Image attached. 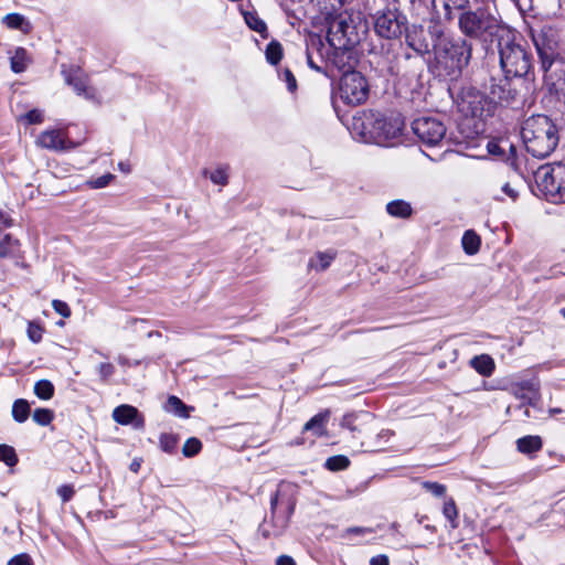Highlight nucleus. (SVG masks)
Returning a JSON list of instances; mask_svg holds the SVG:
<instances>
[{
  "label": "nucleus",
  "mask_w": 565,
  "mask_h": 565,
  "mask_svg": "<svg viewBox=\"0 0 565 565\" xmlns=\"http://www.w3.org/2000/svg\"><path fill=\"white\" fill-rule=\"evenodd\" d=\"M34 394L41 399H50L54 395V386L47 380H40L34 385Z\"/></svg>",
  "instance_id": "f704fd0d"
},
{
  "label": "nucleus",
  "mask_w": 565,
  "mask_h": 565,
  "mask_svg": "<svg viewBox=\"0 0 565 565\" xmlns=\"http://www.w3.org/2000/svg\"><path fill=\"white\" fill-rule=\"evenodd\" d=\"M19 120L28 125L41 124L43 121V113L40 109H32L20 116Z\"/></svg>",
  "instance_id": "49530a36"
},
{
  "label": "nucleus",
  "mask_w": 565,
  "mask_h": 565,
  "mask_svg": "<svg viewBox=\"0 0 565 565\" xmlns=\"http://www.w3.org/2000/svg\"><path fill=\"white\" fill-rule=\"evenodd\" d=\"M340 426L350 430L352 437L359 441L362 451H381L388 445L394 431L380 428L374 415L369 412L347 414L342 417Z\"/></svg>",
  "instance_id": "f03ea898"
},
{
  "label": "nucleus",
  "mask_w": 565,
  "mask_h": 565,
  "mask_svg": "<svg viewBox=\"0 0 565 565\" xmlns=\"http://www.w3.org/2000/svg\"><path fill=\"white\" fill-rule=\"evenodd\" d=\"M114 365L110 363H100L98 365V374L100 375L103 381H106L114 374Z\"/></svg>",
  "instance_id": "3c124183"
},
{
  "label": "nucleus",
  "mask_w": 565,
  "mask_h": 565,
  "mask_svg": "<svg viewBox=\"0 0 565 565\" xmlns=\"http://www.w3.org/2000/svg\"><path fill=\"white\" fill-rule=\"evenodd\" d=\"M282 56V47L278 42H270L266 49V58L270 64H277Z\"/></svg>",
  "instance_id": "ea45409f"
},
{
  "label": "nucleus",
  "mask_w": 565,
  "mask_h": 565,
  "mask_svg": "<svg viewBox=\"0 0 565 565\" xmlns=\"http://www.w3.org/2000/svg\"><path fill=\"white\" fill-rule=\"evenodd\" d=\"M518 9L522 12H529L533 8V1L532 0H512Z\"/></svg>",
  "instance_id": "6e6d98bb"
},
{
  "label": "nucleus",
  "mask_w": 565,
  "mask_h": 565,
  "mask_svg": "<svg viewBox=\"0 0 565 565\" xmlns=\"http://www.w3.org/2000/svg\"><path fill=\"white\" fill-rule=\"evenodd\" d=\"M114 178H115L114 174L106 173V174H104L102 177H98L96 179L87 180L86 184L90 189H103V188L107 186L114 180Z\"/></svg>",
  "instance_id": "a18cd8bd"
},
{
  "label": "nucleus",
  "mask_w": 565,
  "mask_h": 565,
  "mask_svg": "<svg viewBox=\"0 0 565 565\" xmlns=\"http://www.w3.org/2000/svg\"><path fill=\"white\" fill-rule=\"evenodd\" d=\"M360 40L355 25L345 17L338 15L330 20L326 44L329 49H353Z\"/></svg>",
  "instance_id": "6e6552de"
},
{
  "label": "nucleus",
  "mask_w": 565,
  "mask_h": 565,
  "mask_svg": "<svg viewBox=\"0 0 565 565\" xmlns=\"http://www.w3.org/2000/svg\"><path fill=\"white\" fill-rule=\"evenodd\" d=\"M244 17H245V21H246L247 25L252 30H254V31H256V32H258L260 34H264L266 32V24H265V22L262 19H259L256 14H254V13H245Z\"/></svg>",
  "instance_id": "37998d69"
},
{
  "label": "nucleus",
  "mask_w": 565,
  "mask_h": 565,
  "mask_svg": "<svg viewBox=\"0 0 565 565\" xmlns=\"http://www.w3.org/2000/svg\"><path fill=\"white\" fill-rule=\"evenodd\" d=\"M412 129L418 139L427 146L438 145L446 135L445 125L440 120L430 117L415 119Z\"/></svg>",
  "instance_id": "9b49d317"
},
{
  "label": "nucleus",
  "mask_w": 565,
  "mask_h": 565,
  "mask_svg": "<svg viewBox=\"0 0 565 565\" xmlns=\"http://www.w3.org/2000/svg\"><path fill=\"white\" fill-rule=\"evenodd\" d=\"M387 213L393 217L407 218L412 215V205L404 200H394L386 204Z\"/></svg>",
  "instance_id": "393cba45"
},
{
  "label": "nucleus",
  "mask_w": 565,
  "mask_h": 565,
  "mask_svg": "<svg viewBox=\"0 0 565 565\" xmlns=\"http://www.w3.org/2000/svg\"><path fill=\"white\" fill-rule=\"evenodd\" d=\"M164 409L179 417L188 418L190 407H188L179 397L170 396L166 403Z\"/></svg>",
  "instance_id": "c85d7f7f"
},
{
  "label": "nucleus",
  "mask_w": 565,
  "mask_h": 565,
  "mask_svg": "<svg viewBox=\"0 0 565 565\" xmlns=\"http://www.w3.org/2000/svg\"><path fill=\"white\" fill-rule=\"evenodd\" d=\"M561 315H562V317L565 319V308H563V309L561 310Z\"/></svg>",
  "instance_id": "774afa93"
},
{
  "label": "nucleus",
  "mask_w": 565,
  "mask_h": 565,
  "mask_svg": "<svg viewBox=\"0 0 565 565\" xmlns=\"http://www.w3.org/2000/svg\"><path fill=\"white\" fill-rule=\"evenodd\" d=\"M404 19L396 10H383L376 14L374 29L384 39H396L403 33Z\"/></svg>",
  "instance_id": "f8f14e48"
},
{
  "label": "nucleus",
  "mask_w": 565,
  "mask_h": 565,
  "mask_svg": "<svg viewBox=\"0 0 565 565\" xmlns=\"http://www.w3.org/2000/svg\"><path fill=\"white\" fill-rule=\"evenodd\" d=\"M35 145L42 149L61 152L74 148L76 145L68 140L62 129H46L35 138Z\"/></svg>",
  "instance_id": "ddd939ff"
},
{
  "label": "nucleus",
  "mask_w": 565,
  "mask_h": 565,
  "mask_svg": "<svg viewBox=\"0 0 565 565\" xmlns=\"http://www.w3.org/2000/svg\"><path fill=\"white\" fill-rule=\"evenodd\" d=\"M140 468V463L137 462V461H132L131 465H130V470L134 471V472H138Z\"/></svg>",
  "instance_id": "680f3d73"
},
{
  "label": "nucleus",
  "mask_w": 565,
  "mask_h": 565,
  "mask_svg": "<svg viewBox=\"0 0 565 565\" xmlns=\"http://www.w3.org/2000/svg\"><path fill=\"white\" fill-rule=\"evenodd\" d=\"M8 565H33L31 557L28 554H19L12 557Z\"/></svg>",
  "instance_id": "603ef678"
},
{
  "label": "nucleus",
  "mask_w": 565,
  "mask_h": 565,
  "mask_svg": "<svg viewBox=\"0 0 565 565\" xmlns=\"http://www.w3.org/2000/svg\"><path fill=\"white\" fill-rule=\"evenodd\" d=\"M532 40L540 57L544 81L552 88L559 89L565 84L564 63L559 58L558 41L552 28L532 32Z\"/></svg>",
  "instance_id": "7ed1b4c3"
},
{
  "label": "nucleus",
  "mask_w": 565,
  "mask_h": 565,
  "mask_svg": "<svg viewBox=\"0 0 565 565\" xmlns=\"http://www.w3.org/2000/svg\"><path fill=\"white\" fill-rule=\"evenodd\" d=\"M521 136L526 151L540 159L550 156L558 143L557 128L544 115L529 117L523 122Z\"/></svg>",
  "instance_id": "20e7f679"
},
{
  "label": "nucleus",
  "mask_w": 565,
  "mask_h": 565,
  "mask_svg": "<svg viewBox=\"0 0 565 565\" xmlns=\"http://www.w3.org/2000/svg\"><path fill=\"white\" fill-rule=\"evenodd\" d=\"M2 23L11 30H20L28 34L32 30L31 23L20 13H9L2 18Z\"/></svg>",
  "instance_id": "412c9836"
},
{
  "label": "nucleus",
  "mask_w": 565,
  "mask_h": 565,
  "mask_svg": "<svg viewBox=\"0 0 565 565\" xmlns=\"http://www.w3.org/2000/svg\"><path fill=\"white\" fill-rule=\"evenodd\" d=\"M370 565H388V557L384 554L373 556L370 559Z\"/></svg>",
  "instance_id": "4d7b16f0"
},
{
  "label": "nucleus",
  "mask_w": 565,
  "mask_h": 565,
  "mask_svg": "<svg viewBox=\"0 0 565 565\" xmlns=\"http://www.w3.org/2000/svg\"><path fill=\"white\" fill-rule=\"evenodd\" d=\"M113 418L120 425H134L135 428H143L145 420L138 409L131 405H120L113 412Z\"/></svg>",
  "instance_id": "f3484780"
},
{
  "label": "nucleus",
  "mask_w": 565,
  "mask_h": 565,
  "mask_svg": "<svg viewBox=\"0 0 565 565\" xmlns=\"http://www.w3.org/2000/svg\"><path fill=\"white\" fill-rule=\"evenodd\" d=\"M65 81L68 85L73 86L77 95L87 99L95 98V89L88 85L87 77L79 70H73L65 76Z\"/></svg>",
  "instance_id": "a211bd4d"
},
{
  "label": "nucleus",
  "mask_w": 565,
  "mask_h": 565,
  "mask_svg": "<svg viewBox=\"0 0 565 565\" xmlns=\"http://www.w3.org/2000/svg\"><path fill=\"white\" fill-rule=\"evenodd\" d=\"M458 110L465 117L482 119L493 111V103L481 92L475 88L462 90L458 103Z\"/></svg>",
  "instance_id": "9d476101"
},
{
  "label": "nucleus",
  "mask_w": 565,
  "mask_h": 565,
  "mask_svg": "<svg viewBox=\"0 0 565 565\" xmlns=\"http://www.w3.org/2000/svg\"><path fill=\"white\" fill-rule=\"evenodd\" d=\"M276 565H296V563L290 556L282 555L277 558Z\"/></svg>",
  "instance_id": "13d9d810"
},
{
  "label": "nucleus",
  "mask_w": 565,
  "mask_h": 565,
  "mask_svg": "<svg viewBox=\"0 0 565 565\" xmlns=\"http://www.w3.org/2000/svg\"><path fill=\"white\" fill-rule=\"evenodd\" d=\"M519 451L531 454L542 448V440L539 436H525L516 441Z\"/></svg>",
  "instance_id": "c756f323"
},
{
  "label": "nucleus",
  "mask_w": 565,
  "mask_h": 565,
  "mask_svg": "<svg viewBox=\"0 0 565 565\" xmlns=\"http://www.w3.org/2000/svg\"><path fill=\"white\" fill-rule=\"evenodd\" d=\"M535 181L545 198L552 202L565 203V164H545L535 172Z\"/></svg>",
  "instance_id": "0eeeda50"
},
{
  "label": "nucleus",
  "mask_w": 565,
  "mask_h": 565,
  "mask_svg": "<svg viewBox=\"0 0 565 565\" xmlns=\"http://www.w3.org/2000/svg\"><path fill=\"white\" fill-rule=\"evenodd\" d=\"M334 258V252H318L310 258L308 266L311 269L322 271L331 265Z\"/></svg>",
  "instance_id": "a878e982"
},
{
  "label": "nucleus",
  "mask_w": 565,
  "mask_h": 565,
  "mask_svg": "<svg viewBox=\"0 0 565 565\" xmlns=\"http://www.w3.org/2000/svg\"><path fill=\"white\" fill-rule=\"evenodd\" d=\"M561 412H562V409H561V408H551V409L548 411V413H550L551 415L559 414Z\"/></svg>",
  "instance_id": "e2e57ef3"
},
{
  "label": "nucleus",
  "mask_w": 565,
  "mask_h": 565,
  "mask_svg": "<svg viewBox=\"0 0 565 565\" xmlns=\"http://www.w3.org/2000/svg\"><path fill=\"white\" fill-rule=\"evenodd\" d=\"M42 334H43V329L38 323L29 322L28 337L32 342H34V343L40 342L42 339Z\"/></svg>",
  "instance_id": "de8ad7c7"
},
{
  "label": "nucleus",
  "mask_w": 565,
  "mask_h": 565,
  "mask_svg": "<svg viewBox=\"0 0 565 565\" xmlns=\"http://www.w3.org/2000/svg\"><path fill=\"white\" fill-rule=\"evenodd\" d=\"M281 78L287 83V87L290 92L297 88V82L290 70L286 68L281 73Z\"/></svg>",
  "instance_id": "8fccbe9b"
},
{
  "label": "nucleus",
  "mask_w": 565,
  "mask_h": 565,
  "mask_svg": "<svg viewBox=\"0 0 565 565\" xmlns=\"http://www.w3.org/2000/svg\"><path fill=\"white\" fill-rule=\"evenodd\" d=\"M57 494L62 498L63 502H67L72 499L74 489L68 484H64L57 489Z\"/></svg>",
  "instance_id": "5fc2aeb1"
},
{
  "label": "nucleus",
  "mask_w": 565,
  "mask_h": 565,
  "mask_svg": "<svg viewBox=\"0 0 565 565\" xmlns=\"http://www.w3.org/2000/svg\"><path fill=\"white\" fill-rule=\"evenodd\" d=\"M500 66L507 77H524L533 68L532 55L509 30H502L498 39Z\"/></svg>",
  "instance_id": "39448f33"
},
{
  "label": "nucleus",
  "mask_w": 565,
  "mask_h": 565,
  "mask_svg": "<svg viewBox=\"0 0 565 565\" xmlns=\"http://www.w3.org/2000/svg\"><path fill=\"white\" fill-rule=\"evenodd\" d=\"M469 4V0H431V6L435 10L441 6L445 10V17L448 20L452 19L455 10H465Z\"/></svg>",
  "instance_id": "5701e85b"
},
{
  "label": "nucleus",
  "mask_w": 565,
  "mask_h": 565,
  "mask_svg": "<svg viewBox=\"0 0 565 565\" xmlns=\"http://www.w3.org/2000/svg\"><path fill=\"white\" fill-rule=\"evenodd\" d=\"M406 43L416 53L423 55L429 52V42L425 38L423 26L413 25L407 30Z\"/></svg>",
  "instance_id": "aec40b11"
},
{
  "label": "nucleus",
  "mask_w": 565,
  "mask_h": 565,
  "mask_svg": "<svg viewBox=\"0 0 565 565\" xmlns=\"http://www.w3.org/2000/svg\"><path fill=\"white\" fill-rule=\"evenodd\" d=\"M458 24L466 36L478 40H487L492 35L499 38L503 30L498 19L483 9L463 11L459 17Z\"/></svg>",
  "instance_id": "423d86ee"
},
{
  "label": "nucleus",
  "mask_w": 565,
  "mask_h": 565,
  "mask_svg": "<svg viewBox=\"0 0 565 565\" xmlns=\"http://www.w3.org/2000/svg\"><path fill=\"white\" fill-rule=\"evenodd\" d=\"M0 461L9 467H13L18 462V456L13 447L2 444L0 445Z\"/></svg>",
  "instance_id": "4c0bfd02"
},
{
  "label": "nucleus",
  "mask_w": 565,
  "mask_h": 565,
  "mask_svg": "<svg viewBox=\"0 0 565 565\" xmlns=\"http://www.w3.org/2000/svg\"><path fill=\"white\" fill-rule=\"evenodd\" d=\"M18 249V241L12 239L10 235H6L0 241V257H11L15 254Z\"/></svg>",
  "instance_id": "e433bc0d"
},
{
  "label": "nucleus",
  "mask_w": 565,
  "mask_h": 565,
  "mask_svg": "<svg viewBox=\"0 0 565 565\" xmlns=\"http://www.w3.org/2000/svg\"><path fill=\"white\" fill-rule=\"evenodd\" d=\"M443 514L450 522L451 529H456L458 526V509L454 499H447L444 502Z\"/></svg>",
  "instance_id": "72a5a7b5"
},
{
  "label": "nucleus",
  "mask_w": 565,
  "mask_h": 565,
  "mask_svg": "<svg viewBox=\"0 0 565 565\" xmlns=\"http://www.w3.org/2000/svg\"><path fill=\"white\" fill-rule=\"evenodd\" d=\"M53 309L64 318H68L71 316V309L68 305L62 300L54 299L52 301Z\"/></svg>",
  "instance_id": "09e8293b"
},
{
  "label": "nucleus",
  "mask_w": 565,
  "mask_h": 565,
  "mask_svg": "<svg viewBox=\"0 0 565 565\" xmlns=\"http://www.w3.org/2000/svg\"><path fill=\"white\" fill-rule=\"evenodd\" d=\"M326 58L339 70L342 74L345 71H354L356 55L353 49H329L326 45Z\"/></svg>",
  "instance_id": "2eb2a0df"
},
{
  "label": "nucleus",
  "mask_w": 565,
  "mask_h": 565,
  "mask_svg": "<svg viewBox=\"0 0 565 565\" xmlns=\"http://www.w3.org/2000/svg\"><path fill=\"white\" fill-rule=\"evenodd\" d=\"M508 390L515 398L522 399L530 405H535L540 399V382L536 379L511 382Z\"/></svg>",
  "instance_id": "4468645a"
},
{
  "label": "nucleus",
  "mask_w": 565,
  "mask_h": 565,
  "mask_svg": "<svg viewBox=\"0 0 565 565\" xmlns=\"http://www.w3.org/2000/svg\"><path fill=\"white\" fill-rule=\"evenodd\" d=\"M201 448L202 443L198 438L191 437L184 443L182 447V454L185 457H193L200 452Z\"/></svg>",
  "instance_id": "a19ab883"
},
{
  "label": "nucleus",
  "mask_w": 565,
  "mask_h": 565,
  "mask_svg": "<svg viewBox=\"0 0 565 565\" xmlns=\"http://www.w3.org/2000/svg\"><path fill=\"white\" fill-rule=\"evenodd\" d=\"M29 64L28 53L23 47H18L11 57V70L14 73L23 72Z\"/></svg>",
  "instance_id": "2f4dec72"
},
{
  "label": "nucleus",
  "mask_w": 565,
  "mask_h": 565,
  "mask_svg": "<svg viewBox=\"0 0 565 565\" xmlns=\"http://www.w3.org/2000/svg\"><path fill=\"white\" fill-rule=\"evenodd\" d=\"M118 168L124 173H129L131 171V167L128 162H119Z\"/></svg>",
  "instance_id": "052dcab7"
},
{
  "label": "nucleus",
  "mask_w": 565,
  "mask_h": 565,
  "mask_svg": "<svg viewBox=\"0 0 565 565\" xmlns=\"http://www.w3.org/2000/svg\"><path fill=\"white\" fill-rule=\"evenodd\" d=\"M340 97L348 105L363 104L369 97L366 78L358 71H345L340 79Z\"/></svg>",
  "instance_id": "1a4fd4ad"
},
{
  "label": "nucleus",
  "mask_w": 565,
  "mask_h": 565,
  "mask_svg": "<svg viewBox=\"0 0 565 565\" xmlns=\"http://www.w3.org/2000/svg\"><path fill=\"white\" fill-rule=\"evenodd\" d=\"M228 166H218L214 170H204L203 174L214 184L224 186L228 182Z\"/></svg>",
  "instance_id": "7c9ffc66"
},
{
  "label": "nucleus",
  "mask_w": 565,
  "mask_h": 565,
  "mask_svg": "<svg viewBox=\"0 0 565 565\" xmlns=\"http://www.w3.org/2000/svg\"><path fill=\"white\" fill-rule=\"evenodd\" d=\"M118 361H119V363H121V364H125V363H126V359H125V358H121V356L118 359Z\"/></svg>",
  "instance_id": "69168bd1"
},
{
  "label": "nucleus",
  "mask_w": 565,
  "mask_h": 565,
  "mask_svg": "<svg viewBox=\"0 0 565 565\" xmlns=\"http://www.w3.org/2000/svg\"><path fill=\"white\" fill-rule=\"evenodd\" d=\"M451 51L454 52L452 58H455V64L458 68L467 65L471 57V45L466 41H461L460 43L451 44Z\"/></svg>",
  "instance_id": "4be33fe9"
},
{
  "label": "nucleus",
  "mask_w": 565,
  "mask_h": 565,
  "mask_svg": "<svg viewBox=\"0 0 565 565\" xmlns=\"http://www.w3.org/2000/svg\"><path fill=\"white\" fill-rule=\"evenodd\" d=\"M404 129V120L399 115L384 116L374 110H363L353 116L352 135L366 143L385 145L398 138Z\"/></svg>",
  "instance_id": "f257e3e1"
},
{
  "label": "nucleus",
  "mask_w": 565,
  "mask_h": 565,
  "mask_svg": "<svg viewBox=\"0 0 565 565\" xmlns=\"http://www.w3.org/2000/svg\"><path fill=\"white\" fill-rule=\"evenodd\" d=\"M434 34L440 35V34H441V31H440L439 29H438V30L436 29V30L434 31Z\"/></svg>",
  "instance_id": "338daca9"
},
{
  "label": "nucleus",
  "mask_w": 565,
  "mask_h": 565,
  "mask_svg": "<svg viewBox=\"0 0 565 565\" xmlns=\"http://www.w3.org/2000/svg\"><path fill=\"white\" fill-rule=\"evenodd\" d=\"M317 4L321 8V10L329 13L331 10H335L337 4L341 3V0H316Z\"/></svg>",
  "instance_id": "864d4df0"
},
{
  "label": "nucleus",
  "mask_w": 565,
  "mask_h": 565,
  "mask_svg": "<svg viewBox=\"0 0 565 565\" xmlns=\"http://www.w3.org/2000/svg\"><path fill=\"white\" fill-rule=\"evenodd\" d=\"M328 418L329 412L317 414L305 424L303 430H313L317 436H322Z\"/></svg>",
  "instance_id": "cd10ccee"
},
{
  "label": "nucleus",
  "mask_w": 565,
  "mask_h": 565,
  "mask_svg": "<svg viewBox=\"0 0 565 565\" xmlns=\"http://www.w3.org/2000/svg\"><path fill=\"white\" fill-rule=\"evenodd\" d=\"M422 487L434 497L440 498L446 494L447 488L445 484L433 482V481H424Z\"/></svg>",
  "instance_id": "c03bdc74"
},
{
  "label": "nucleus",
  "mask_w": 565,
  "mask_h": 565,
  "mask_svg": "<svg viewBox=\"0 0 565 565\" xmlns=\"http://www.w3.org/2000/svg\"><path fill=\"white\" fill-rule=\"evenodd\" d=\"M487 150L490 154L500 157L502 160L508 161L512 167H515L516 148L508 138L490 140L487 145Z\"/></svg>",
  "instance_id": "dca6fc26"
},
{
  "label": "nucleus",
  "mask_w": 565,
  "mask_h": 565,
  "mask_svg": "<svg viewBox=\"0 0 565 565\" xmlns=\"http://www.w3.org/2000/svg\"><path fill=\"white\" fill-rule=\"evenodd\" d=\"M30 415V404L25 399H17L12 406V416L15 422L24 423Z\"/></svg>",
  "instance_id": "473e14b6"
},
{
  "label": "nucleus",
  "mask_w": 565,
  "mask_h": 565,
  "mask_svg": "<svg viewBox=\"0 0 565 565\" xmlns=\"http://www.w3.org/2000/svg\"><path fill=\"white\" fill-rule=\"evenodd\" d=\"M326 468L330 471L344 470L350 466V460L343 455L332 456L327 459Z\"/></svg>",
  "instance_id": "c9c22d12"
},
{
  "label": "nucleus",
  "mask_w": 565,
  "mask_h": 565,
  "mask_svg": "<svg viewBox=\"0 0 565 565\" xmlns=\"http://www.w3.org/2000/svg\"><path fill=\"white\" fill-rule=\"evenodd\" d=\"M160 448L168 454H172L178 445V439L171 434H162L159 438Z\"/></svg>",
  "instance_id": "79ce46f5"
},
{
  "label": "nucleus",
  "mask_w": 565,
  "mask_h": 565,
  "mask_svg": "<svg viewBox=\"0 0 565 565\" xmlns=\"http://www.w3.org/2000/svg\"><path fill=\"white\" fill-rule=\"evenodd\" d=\"M471 366L481 375L490 376L495 367L493 359L488 354L475 356L470 361Z\"/></svg>",
  "instance_id": "b1692460"
},
{
  "label": "nucleus",
  "mask_w": 565,
  "mask_h": 565,
  "mask_svg": "<svg viewBox=\"0 0 565 565\" xmlns=\"http://www.w3.org/2000/svg\"><path fill=\"white\" fill-rule=\"evenodd\" d=\"M32 417L38 425L46 426L53 420L54 413L49 408H36Z\"/></svg>",
  "instance_id": "58836bf2"
},
{
  "label": "nucleus",
  "mask_w": 565,
  "mask_h": 565,
  "mask_svg": "<svg viewBox=\"0 0 565 565\" xmlns=\"http://www.w3.org/2000/svg\"><path fill=\"white\" fill-rule=\"evenodd\" d=\"M277 504V498L271 499V509H275Z\"/></svg>",
  "instance_id": "0e129e2a"
},
{
  "label": "nucleus",
  "mask_w": 565,
  "mask_h": 565,
  "mask_svg": "<svg viewBox=\"0 0 565 565\" xmlns=\"http://www.w3.org/2000/svg\"><path fill=\"white\" fill-rule=\"evenodd\" d=\"M503 192L510 196L511 199H515L516 198V192L514 191L513 188H511V185L509 183L504 184L503 188H502Z\"/></svg>",
  "instance_id": "bf43d9fd"
},
{
  "label": "nucleus",
  "mask_w": 565,
  "mask_h": 565,
  "mask_svg": "<svg viewBox=\"0 0 565 565\" xmlns=\"http://www.w3.org/2000/svg\"><path fill=\"white\" fill-rule=\"evenodd\" d=\"M461 244L466 254L475 255L480 248L481 239L476 232L469 230L463 233Z\"/></svg>",
  "instance_id": "bb28decb"
},
{
  "label": "nucleus",
  "mask_w": 565,
  "mask_h": 565,
  "mask_svg": "<svg viewBox=\"0 0 565 565\" xmlns=\"http://www.w3.org/2000/svg\"><path fill=\"white\" fill-rule=\"evenodd\" d=\"M315 54L319 55L323 60L326 57V44L321 36L310 34L307 39V63L312 70L322 72L321 66L315 61Z\"/></svg>",
  "instance_id": "6ab92c4d"
}]
</instances>
